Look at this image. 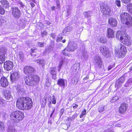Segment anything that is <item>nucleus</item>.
<instances>
[{
    "mask_svg": "<svg viewBox=\"0 0 132 132\" xmlns=\"http://www.w3.org/2000/svg\"><path fill=\"white\" fill-rule=\"evenodd\" d=\"M78 67L77 66L76 64H75L73 65V70H76L77 69Z\"/></svg>",
    "mask_w": 132,
    "mask_h": 132,
    "instance_id": "nucleus-53",
    "label": "nucleus"
},
{
    "mask_svg": "<svg viewBox=\"0 0 132 132\" xmlns=\"http://www.w3.org/2000/svg\"><path fill=\"white\" fill-rule=\"evenodd\" d=\"M120 46L119 49L118 50L116 48L115 50V53L118 54V57L122 58L124 57L127 52L126 48L123 45L120 44Z\"/></svg>",
    "mask_w": 132,
    "mask_h": 132,
    "instance_id": "nucleus-5",
    "label": "nucleus"
},
{
    "mask_svg": "<svg viewBox=\"0 0 132 132\" xmlns=\"http://www.w3.org/2000/svg\"><path fill=\"white\" fill-rule=\"evenodd\" d=\"M24 73L26 74H32L35 71L34 68L30 66H26L23 69Z\"/></svg>",
    "mask_w": 132,
    "mask_h": 132,
    "instance_id": "nucleus-16",
    "label": "nucleus"
},
{
    "mask_svg": "<svg viewBox=\"0 0 132 132\" xmlns=\"http://www.w3.org/2000/svg\"><path fill=\"white\" fill-rule=\"evenodd\" d=\"M113 68V66H110L108 67V70H110Z\"/></svg>",
    "mask_w": 132,
    "mask_h": 132,
    "instance_id": "nucleus-62",
    "label": "nucleus"
},
{
    "mask_svg": "<svg viewBox=\"0 0 132 132\" xmlns=\"http://www.w3.org/2000/svg\"><path fill=\"white\" fill-rule=\"evenodd\" d=\"M51 36L54 39L56 35L55 34L52 33L51 34Z\"/></svg>",
    "mask_w": 132,
    "mask_h": 132,
    "instance_id": "nucleus-55",
    "label": "nucleus"
},
{
    "mask_svg": "<svg viewBox=\"0 0 132 132\" xmlns=\"http://www.w3.org/2000/svg\"><path fill=\"white\" fill-rule=\"evenodd\" d=\"M26 84L28 85L33 86L38 84L40 81V79L37 75L30 74L28 77H26L25 79Z\"/></svg>",
    "mask_w": 132,
    "mask_h": 132,
    "instance_id": "nucleus-3",
    "label": "nucleus"
},
{
    "mask_svg": "<svg viewBox=\"0 0 132 132\" xmlns=\"http://www.w3.org/2000/svg\"><path fill=\"white\" fill-rule=\"evenodd\" d=\"M78 105L76 104H73V107L74 109H75L78 107Z\"/></svg>",
    "mask_w": 132,
    "mask_h": 132,
    "instance_id": "nucleus-58",
    "label": "nucleus"
},
{
    "mask_svg": "<svg viewBox=\"0 0 132 132\" xmlns=\"http://www.w3.org/2000/svg\"><path fill=\"white\" fill-rule=\"evenodd\" d=\"M16 89L19 94L23 95L25 94V90L23 86L18 84L16 87Z\"/></svg>",
    "mask_w": 132,
    "mask_h": 132,
    "instance_id": "nucleus-17",
    "label": "nucleus"
},
{
    "mask_svg": "<svg viewBox=\"0 0 132 132\" xmlns=\"http://www.w3.org/2000/svg\"><path fill=\"white\" fill-rule=\"evenodd\" d=\"M100 42L102 43H104V39L103 38H101L100 39Z\"/></svg>",
    "mask_w": 132,
    "mask_h": 132,
    "instance_id": "nucleus-59",
    "label": "nucleus"
},
{
    "mask_svg": "<svg viewBox=\"0 0 132 132\" xmlns=\"http://www.w3.org/2000/svg\"><path fill=\"white\" fill-rule=\"evenodd\" d=\"M14 128L13 126H10L8 128V132H14L15 131Z\"/></svg>",
    "mask_w": 132,
    "mask_h": 132,
    "instance_id": "nucleus-36",
    "label": "nucleus"
},
{
    "mask_svg": "<svg viewBox=\"0 0 132 132\" xmlns=\"http://www.w3.org/2000/svg\"><path fill=\"white\" fill-rule=\"evenodd\" d=\"M35 62H36L37 63L40 64L42 67L44 66L45 65V61L43 60L38 59L36 60H35Z\"/></svg>",
    "mask_w": 132,
    "mask_h": 132,
    "instance_id": "nucleus-33",
    "label": "nucleus"
},
{
    "mask_svg": "<svg viewBox=\"0 0 132 132\" xmlns=\"http://www.w3.org/2000/svg\"><path fill=\"white\" fill-rule=\"evenodd\" d=\"M109 24L112 27H115L117 25V21L114 18H110L109 19Z\"/></svg>",
    "mask_w": 132,
    "mask_h": 132,
    "instance_id": "nucleus-22",
    "label": "nucleus"
},
{
    "mask_svg": "<svg viewBox=\"0 0 132 132\" xmlns=\"http://www.w3.org/2000/svg\"><path fill=\"white\" fill-rule=\"evenodd\" d=\"M128 106V104L125 103H121L119 109V113L123 114L127 110Z\"/></svg>",
    "mask_w": 132,
    "mask_h": 132,
    "instance_id": "nucleus-14",
    "label": "nucleus"
},
{
    "mask_svg": "<svg viewBox=\"0 0 132 132\" xmlns=\"http://www.w3.org/2000/svg\"><path fill=\"white\" fill-rule=\"evenodd\" d=\"M128 36L127 35V36L126 37V38H125V39L124 40H122L121 41V42H122L123 43L126 45L127 46H129L130 45L131 43L130 40H129L128 38L127 37Z\"/></svg>",
    "mask_w": 132,
    "mask_h": 132,
    "instance_id": "nucleus-29",
    "label": "nucleus"
},
{
    "mask_svg": "<svg viewBox=\"0 0 132 132\" xmlns=\"http://www.w3.org/2000/svg\"><path fill=\"white\" fill-rule=\"evenodd\" d=\"M101 10L104 15H109L111 12L110 7L108 5L104 4L101 6Z\"/></svg>",
    "mask_w": 132,
    "mask_h": 132,
    "instance_id": "nucleus-8",
    "label": "nucleus"
},
{
    "mask_svg": "<svg viewBox=\"0 0 132 132\" xmlns=\"http://www.w3.org/2000/svg\"><path fill=\"white\" fill-rule=\"evenodd\" d=\"M55 7L54 6H53L51 7V9L52 11L55 10Z\"/></svg>",
    "mask_w": 132,
    "mask_h": 132,
    "instance_id": "nucleus-60",
    "label": "nucleus"
},
{
    "mask_svg": "<svg viewBox=\"0 0 132 132\" xmlns=\"http://www.w3.org/2000/svg\"><path fill=\"white\" fill-rule=\"evenodd\" d=\"M36 51L37 49L36 47H33L31 49V52H32V55H33L34 56V57H37L39 56V55L38 54H37V55H36L35 54H32V53H33L35 52Z\"/></svg>",
    "mask_w": 132,
    "mask_h": 132,
    "instance_id": "nucleus-34",
    "label": "nucleus"
},
{
    "mask_svg": "<svg viewBox=\"0 0 132 132\" xmlns=\"http://www.w3.org/2000/svg\"><path fill=\"white\" fill-rule=\"evenodd\" d=\"M16 106L22 110H28L32 107V101L29 97H22L19 98L16 103Z\"/></svg>",
    "mask_w": 132,
    "mask_h": 132,
    "instance_id": "nucleus-1",
    "label": "nucleus"
},
{
    "mask_svg": "<svg viewBox=\"0 0 132 132\" xmlns=\"http://www.w3.org/2000/svg\"><path fill=\"white\" fill-rule=\"evenodd\" d=\"M116 35L117 38L121 41L125 39L127 34L124 32L118 31L116 34Z\"/></svg>",
    "mask_w": 132,
    "mask_h": 132,
    "instance_id": "nucleus-13",
    "label": "nucleus"
},
{
    "mask_svg": "<svg viewBox=\"0 0 132 132\" xmlns=\"http://www.w3.org/2000/svg\"><path fill=\"white\" fill-rule=\"evenodd\" d=\"M127 9L132 14V3H130L128 4L127 6Z\"/></svg>",
    "mask_w": 132,
    "mask_h": 132,
    "instance_id": "nucleus-35",
    "label": "nucleus"
},
{
    "mask_svg": "<svg viewBox=\"0 0 132 132\" xmlns=\"http://www.w3.org/2000/svg\"><path fill=\"white\" fill-rule=\"evenodd\" d=\"M57 7L56 8L57 9H59L60 8V6L59 4H56Z\"/></svg>",
    "mask_w": 132,
    "mask_h": 132,
    "instance_id": "nucleus-61",
    "label": "nucleus"
},
{
    "mask_svg": "<svg viewBox=\"0 0 132 132\" xmlns=\"http://www.w3.org/2000/svg\"><path fill=\"white\" fill-rule=\"evenodd\" d=\"M24 117L23 113L19 111H13L10 114L11 119L15 123H18L21 121Z\"/></svg>",
    "mask_w": 132,
    "mask_h": 132,
    "instance_id": "nucleus-4",
    "label": "nucleus"
},
{
    "mask_svg": "<svg viewBox=\"0 0 132 132\" xmlns=\"http://www.w3.org/2000/svg\"><path fill=\"white\" fill-rule=\"evenodd\" d=\"M115 3L117 6L119 7H120L121 6V2L119 0H116Z\"/></svg>",
    "mask_w": 132,
    "mask_h": 132,
    "instance_id": "nucleus-42",
    "label": "nucleus"
},
{
    "mask_svg": "<svg viewBox=\"0 0 132 132\" xmlns=\"http://www.w3.org/2000/svg\"><path fill=\"white\" fill-rule=\"evenodd\" d=\"M18 57L22 61H23L24 59V54L23 53L21 52L19 53Z\"/></svg>",
    "mask_w": 132,
    "mask_h": 132,
    "instance_id": "nucleus-32",
    "label": "nucleus"
},
{
    "mask_svg": "<svg viewBox=\"0 0 132 132\" xmlns=\"http://www.w3.org/2000/svg\"><path fill=\"white\" fill-rule=\"evenodd\" d=\"M122 2L125 4H127L128 3H130L131 2V0H121Z\"/></svg>",
    "mask_w": 132,
    "mask_h": 132,
    "instance_id": "nucleus-46",
    "label": "nucleus"
},
{
    "mask_svg": "<svg viewBox=\"0 0 132 132\" xmlns=\"http://www.w3.org/2000/svg\"><path fill=\"white\" fill-rule=\"evenodd\" d=\"M6 52V49L2 48L0 49V65L4 62L5 60V54ZM1 66L0 65V74L1 72Z\"/></svg>",
    "mask_w": 132,
    "mask_h": 132,
    "instance_id": "nucleus-6",
    "label": "nucleus"
},
{
    "mask_svg": "<svg viewBox=\"0 0 132 132\" xmlns=\"http://www.w3.org/2000/svg\"><path fill=\"white\" fill-rule=\"evenodd\" d=\"M5 21V20L3 17H0V25H1L2 24L4 23Z\"/></svg>",
    "mask_w": 132,
    "mask_h": 132,
    "instance_id": "nucleus-47",
    "label": "nucleus"
},
{
    "mask_svg": "<svg viewBox=\"0 0 132 132\" xmlns=\"http://www.w3.org/2000/svg\"><path fill=\"white\" fill-rule=\"evenodd\" d=\"M115 126L117 127H120L121 125L119 123H117L115 125Z\"/></svg>",
    "mask_w": 132,
    "mask_h": 132,
    "instance_id": "nucleus-63",
    "label": "nucleus"
},
{
    "mask_svg": "<svg viewBox=\"0 0 132 132\" xmlns=\"http://www.w3.org/2000/svg\"><path fill=\"white\" fill-rule=\"evenodd\" d=\"M107 37L108 38H112L114 37V31L110 28L107 29Z\"/></svg>",
    "mask_w": 132,
    "mask_h": 132,
    "instance_id": "nucleus-21",
    "label": "nucleus"
},
{
    "mask_svg": "<svg viewBox=\"0 0 132 132\" xmlns=\"http://www.w3.org/2000/svg\"><path fill=\"white\" fill-rule=\"evenodd\" d=\"M94 63L96 67L101 68L102 67V63L101 58L99 56H95L94 57Z\"/></svg>",
    "mask_w": 132,
    "mask_h": 132,
    "instance_id": "nucleus-12",
    "label": "nucleus"
},
{
    "mask_svg": "<svg viewBox=\"0 0 132 132\" xmlns=\"http://www.w3.org/2000/svg\"><path fill=\"white\" fill-rule=\"evenodd\" d=\"M77 116V114L76 113H75L72 117H69L68 118L69 120H72L74 119Z\"/></svg>",
    "mask_w": 132,
    "mask_h": 132,
    "instance_id": "nucleus-38",
    "label": "nucleus"
},
{
    "mask_svg": "<svg viewBox=\"0 0 132 132\" xmlns=\"http://www.w3.org/2000/svg\"><path fill=\"white\" fill-rule=\"evenodd\" d=\"M132 85V78H130L127 81L125 84L124 85V86L126 87H128Z\"/></svg>",
    "mask_w": 132,
    "mask_h": 132,
    "instance_id": "nucleus-30",
    "label": "nucleus"
},
{
    "mask_svg": "<svg viewBox=\"0 0 132 132\" xmlns=\"http://www.w3.org/2000/svg\"><path fill=\"white\" fill-rule=\"evenodd\" d=\"M52 103L55 104L56 103V101L55 98V96L54 95L52 96Z\"/></svg>",
    "mask_w": 132,
    "mask_h": 132,
    "instance_id": "nucleus-44",
    "label": "nucleus"
},
{
    "mask_svg": "<svg viewBox=\"0 0 132 132\" xmlns=\"http://www.w3.org/2000/svg\"><path fill=\"white\" fill-rule=\"evenodd\" d=\"M57 84L60 86L64 88L65 86V80L63 79L60 78L58 80Z\"/></svg>",
    "mask_w": 132,
    "mask_h": 132,
    "instance_id": "nucleus-23",
    "label": "nucleus"
},
{
    "mask_svg": "<svg viewBox=\"0 0 132 132\" xmlns=\"http://www.w3.org/2000/svg\"><path fill=\"white\" fill-rule=\"evenodd\" d=\"M86 111L85 109H84L83 111L82 112L81 114L82 115H84L86 114Z\"/></svg>",
    "mask_w": 132,
    "mask_h": 132,
    "instance_id": "nucleus-54",
    "label": "nucleus"
},
{
    "mask_svg": "<svg viewBox=\"0 0 132 132\" xmlns=\"http://www.w3.org/2000/svg\"><path fill=\"white\" fill-rule=\"evenodd\" d=\"M5 13V10L0 5V14H3Z\"/></svg>",
    "mask_w": 132,
    "mask_h": 132,
    "instance_id": "nucleus-41",
    "label": "nucleus"
},
{
    "mask_svg": "<svg viewBox=\"0 0 132 132\" xmlns=\"http://www.w3.org/2000/svg\"><path fill=\"white\" fill-rule=\"evenodd\" d=\"M63 38V37L62 36L58 37L57 38V39L56 40L57 42H59Z\"/></svg>",
    "mask_w": 132,
    "mask_h": 132,
    "instance_id": "nucleus-51",
    "label": "nucleus"
},
{
    "mask_svg": "<svg viewBox=\"0 0 132 132\" xmlns=\"http://www.w3.org/2000/svg\"><path fill=\"white\" fill-rule=\"evenodd\" d=\"M65 28V29L66 30V31L67 32H70L71 31L72 29V28L70 27H66Z\"/></svg>",
    "mask_w": 132,
    "mask_h": 132,
    "instance_id": "nucleus-48",
    "label": "nucleus"
},
{
    "mask_svg": "<svg viewBox=\"0 0 132 132\" xmlns=\"http://www.w3.org/2000/svg\"><path fill=\"white\" fill-rule=\"evenodd\" d=\"M64 110L63 109H62L60 111V116L61 117V116L64 112Z\"/></svg>",
    "mask_w": 132,
    "mask_h": 132,
    "instance_id": "nucleus-50",
    "label": "nucleus"
},
{
    "mask_svg": "<svg viewBox=\"0 0 132 132\" xmlns=\"http://www.w3.org/2000/svg\"><path fill=\"white\" fill-rule=\"evenodd\" d=\"M47 34V32L45 30H44L43 32L42 31L41 35V36L44 37Z\"/></svg>",
    "mask_w": 132,
    "mask_h": 132,
    "instance_id": "nucleus-40",
    "label": "nucleus"
},
{
    "mask_svg": "<svg viewBox=\"0 0 132 132\" xmlns=\"http://www.w3.org/2000/svg\"><path fill=\"white\" fill-rule=\"evenodd\" d=\"M94 14L92 11H88L83 12V14L85 17L88 18L90 17Z\"/></svg>",
    "mask_w": 132,
    "mask_h": 132,
    "instance_id": "nucleus-25",
    "label": "nucleus"
},
{
    "mask_svg": "<svg viewBox=\"0 0 132 132\" xmlns=\"http://www.w3.org/2000/svg\"><path fill=\"white\" fill-rule=\"evenodd\" d=\"M12 13L14 18L16 19H19L21 16V13L20 10L17 7H12Z\"/></svg>",
    "mask_w": 132,
    "mask_h": 132,
    "instance_id": "nucleus-7",
    "label": "nucleus"
},
{
    "mask_svg": "<svg viewBox=\"0 0 132 132\" xmlns=\"http://www.w3.org/2000/svg\"><path fill=\"white\" fill-rule=\"evenodd\" d=\"M120 20L122 23L127 25L128 27L132 26V18L128 13L122 12L120 14Z\"/></svg>",
    "mask_w": 132,
    "mask_h": 132,
    "instance_id": "nucleus-2",
    "label": "nucleus"
},
{
    "mask_svg": "<svg viewBox=\"0 0 132 132\" xmlns=\"http://www.w3.org/2000/svg\"><path fill=\"white\" fill-rule=\"evenodd\" d=\"M101 53L106 57H108L110 56V54L108 48L104 46H101L100 47Z\"/></svg>",
    "mask_w": 132,
    "mask_h": 132,
    "instance_id": "nucleus-10",
    "label": "nucleus"
},
{
    "mask_svg": "<svg viewBox=\"0 0 132 132\" xmlns=\"http://www.w3.org/2000/svg\"><path fill=\"white\" fill-rule=\"evenodd\" d=\"M0 2L3 7L5 8L8 7L10 6L8 2L6 0H2Z\"/></svg>",
    "mask_w": 132,
    "mask_h": 132,
    "instance_id": "nucleus-28",
    "label": "nucleus"
},
{
    "mask_svg": "<svg viewBox=\"0 0 132 132\" xmlns=\"http://www.w3.org/2000/svg\"><path fill=\"white\" fill-rule=\"evenodd\" d=\"M125 81V78L124 77H120L118 80H117L115 83V87L117 88H119L121 86L122 84Z\"/></svg>",
    "mask_w": 132,
    "mask_h": 132,
    "instance_id": "nucleus-19",
    "label": "nucleus"
},
{
    "mask_svg": "<svg viewBox=\"0 0 132 132\" xmlns=\"http://www.w3.org/2000/svg\"><path fill=\"white\" fill-rule=\"evenodd\" d=\"M45 43L44 42H38L37 43V46L38 47H43Z\"/></svg>",
    "mask_w": 132,
    "mask_h": 132,
    "instance_id": "nucleus-39",
    "label": "nucleus"
},
{
    "mask_svg": "<svg viewBox=\"0 0 132 132\" xmlns=\"http://www.w3.org/2000/svg\"><path fill=\"white\" fill-rule=\"evenodd\" d=\"M67 31H66V30L65 29V28L62 31V33H63V34L64 35H65L66 32H67Z\"/></svg>",
    "mask_w": 132,
    "mask_h": 132,
    "instance_id": "nucleus-57",
    "label": "nucleus"
},
{
    "mask_svg": "<svg viewBox=\"0 0 132 132\" xmlns=\"http://www.w3.org/2000/svg\"><path fill=\"white\" fill-rule=\"evenodd\" d=\"M77 48L76 44L73 41L69 43L68 46L66 48L67 51L71 52L75 51Z\"/></svg>",
    "mask_w": 132,
    "mask_h": 132,
    "instance_id": "nucleus-11",
    "label": "nucleus"
},
{
    "mask_svg": "<svg viewBox=\"0 0 132 132\" xmlns=\"http://www.w3.org/2000/svg\"><path fill=\"white\" fill-rule=\"evenodd\" d=\"M30 4L32 7H34L35 5V4L32 3H31Z\"/></svg>",
    "mask_w": 132,
    "mask_h": 132,
    "instance_id": "nucleus-64",
    "label": "nucleus"
},
{
    "mask_svg": "<svg viewBox=\"0 0 132 132\" xmlns=\"http://www.w3.org/2000/svg\"><path fill=\"white\" fill-rule=\"evenodd\" d=\"M54 46V43H53V44L50 45L48 48H46L44 52L45 53H49L53 50Z\"/></svg>",
    "mask_w": 132,
    "mask_h": 132,
    "instance_id": "nucleus-27",
    "label": "nucleus"
},
{
    "mask_svg": "<svg viewBox=\"0 0 132 132\" xmlns=\"http://www.w3.org/2000/svg\"><path fill=\"white\" fill-rule=\"evenodd\" d=\"M5 125L4 123L0 122V131L2 132H4L5 130Z\"/></svg>",
    "mask_w": 132,
    "mask_h": 132,
    "instance_id": "nucleus-31",
    "label": "nucleus"
},
{
    "mask_svg": "<svg viewBox=\"0 0 132 132\" xmlns=\"http://www.w3.org/2000/svg\"><path fill=\"white\" fill-rule=\"evenodd\" d=\"M66 50V48H65L64 50L62 52V53L64 55H66V53H65V50Z\"/></svg>",
    "mask_w": 132,
    "mask_h": 132,
    "instance_id": "nucleus-56",
    "label": "nucleus"
},
{
    "mask_svg": "<svg viewBox=\"0 0 132 132\" xmlns=\"http://www.w3.org/2000/svg\"><path fill=\"white\" fill-rule=\"evenodd\" d=\"M119 99V97L117 96H115L114 97H113L112 98V100L113 102H115V101Z\"/></svg>",
    "mask_w": 132,
    "mask_h": 132,
    "instance_id": "nucleus-45",
    "label": "nucleus"
},
{
    "mask_svg": "<svg viewBox=\"0 0 132 132\" xmlns=\"http://www.w3.org/2000/svg\"><path fill=\"white\" fill-rule=\"evenodd\" d=\"M13 67V63L10 61H7L4 62V67L6 70L9 71L11 70Z\"/></svg>",
    "mask_w": 132,
    "mask_h": 132,
    "instance_id": "nucleus-15",
    "label": "nucleus"
},
{
    "mask_svg": "<svg viewBox=\"0 0 132 132\" xmlns=\"http://www.w3.org/2000/svg\"><path fill=\"white\" fill-rule=\"evenodd\" d=\"M5 98L7 100L12 98V97L10 92L8 90H6L4 93Z\"/></svg>",
    "mask_w": 132,
    "mask_h": 132,
    "instance_id": "nucleus-24",
    "label": "nucleus"
},
{
    "mask_svg": "<svg viewBox=\"0 0 132 132\" xmlns=\"http://www.w3.org/2000/svg\"><path fill=\"white\" fill-rule=\"evenodd\" d=\"M70 127V126H68L67 124H65L63 125V128L65 130L67 129Z\"/></svg>",
    "mask_w": 132,
    "mask_h": 132,
    "instance_id": "nucleus-43",
    "label": "nucleus"
},
{
    "mask_svg": "<svg viewBox=\"0 0 132 132\" xmlns=\"http://www.w3.org/2000/svg\"><path fill=\"white\" fill-rule=\"evenodd\" d=\"M18 4L20 5V7H21L23 8L25 6L23 4V3H22L21 2H19L18 3Z\"/></svg>",
    "mask_w": 132,
    "mask_h": 132,
    "instance_id": "nucleus-49",
    "label": "nucleus"
},
{
    "mask_svg": "<svg viewBox=\"0 0 132 132\" xmlns=\"http://www.w3.org/2000/svg\"><path fill=\"white\" fill-rule=\"evenodd\" d=\"M20 77V73L18 71L13 72L11 74L10 80L11 82L13 83L17 81Z\"/></svg>",
    "mask_w": 132,
    "mask_h": 132,
    "instance_id": "nucleus-9",
    "label": "nucleus"
},
{
    "mask_svg": "<svg viewBox=\"0 0 132 132\" xmlns=\"http://www.w3.org/2000/svg\"><path fill=\"white\" fill-rule=\"evenodd\" d=\"M56 70V68L54 67L51 68L50 70V72L52 78L54 80H56L57 78Z\"/></svg>",
    "mask_w": 132,
    "mask_h": 132,
    "instance_id": "nucleus-20",
    "label": "nucleus"
},
{
    "mask_svg": "<svg viewBox=\"0 0 132 132\" xmlns=\"http://www.w3.org/2000/svg\"><path fill=\"white\" fill-rule=\"evenodd\" d=\"M104 107V105H102L99 106L98 108V111L101 112L104 111L105 110Z\"/></svg>",
    "mask_w": 132,
    "mask_h": 132,
    "instance_id": "nucleus-37",
    "label": "nucleus"
},
{
    "mask_svg": "<svg viewBox=\"0 0 132 132\" xmlns=\"http://www.w3.org/2000/svg\"><path fill=\"white\" fill-rule=\"evenodd\" d=\"M1 86L3 87H5L8 85L9 82L7 79L4 77H2L0 80Z\"/></svg>",
    "mask_w": 132,
    "mask_h": 132,
    "instance_id": "nucleus-18",
    "label": "nucleus"
},
{
    "mask_svg": "<svg viewBox=\"0 0 132 132\" xmlns=\"http://www.w3.org/2000/svg\"><path fill=\"white\" fill-rule=\"evenodd\" d=\"M82 53V55L81 56L82 59H83L84 60L87 59L88 57V55L85 48L83 50Z\"/></svg>",
    "mask_w": 132,
    "mask_h": 132,
    "instance_id": "nucleus-26",
    "label": "nucleus"
},
{
    "mask_svg": "<svg viewBox=\"0 0 132 132\" xmlns=\"http://www.w3.org/2000/svg\"><path fill=\"white\" fill-rule=\"evenodd\" d=\"M71 12V10H68L66 14V16L67 17H68L70 13Z\"/></svg>",
    "mask_w": 132,
    "mask_h": 132,
    "instance_id": "nucleus-52",
    "label": "nucleus"
}]
</instances>
